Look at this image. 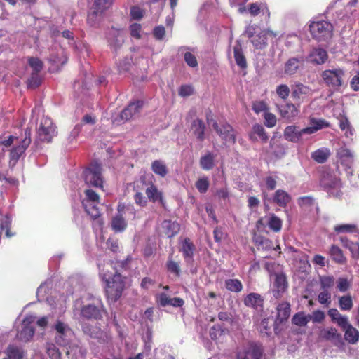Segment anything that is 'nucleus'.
I'll list each match as a JSON object with an SVG mask.
<instances>
[{"instance_id": "nucleus-1", "label": "nucleus", "mask_w": 359, "mask_h": 359, "mask_svg": "<svg viewBox=\"0 0 359 359\" xmlns=\"http://www.w3.org/2000/svg\"><path fill=\"white\" fill-rule=\"evenodd\" d=\"M119 266H123V262L116 263ZM113 262H107L102 268L98 265L100 276L106 283V294L108 301L116 302L121 297L126 288V278L118 273L116 266Z\"/></svg>"}, {"instance_id": "nucleus-2", "label": "nucleus", "mask_w": 359, "mask_h": 359, "mask_svg": "<svg viewBox=\"0 0 359 359\" xmlns=\"http://www.w3.org/2000/svg\"><path fill=\"white\" fill-rule=\"evenodd\" d=\"M56 334L55 337V342L61 346H69L67 355H69L74 351V346H70V342L74 337V332L70 327L61 321H57L55 325Z\"/></svg>"}, {"instance_id": "nucleus-3", "label": "nucleus", "mask_w": 359, "mask_h": 359, "mask_svg": "<svg viewBox=\"0 0 359 359\" xmlns=\"http://www.w3.org/2000/svg\"><path fill=\"white\" fill-rule=\"evenodd\" d=\"M332 25L325 20L313 22L310 25V31L313 38L318 41L330 39L332 36Z\"/></svg>"}, {"instance_id": "nucleus-4", "label": "nucleus", "mask_w": 359, "mask_h": 359, "mask_svg": "<svg viewBox=\"0 0 359 359\" xmlns=\"http://www.w3.org/2000/svg\"><path fill=\"white\" fill-rule=\"evenodd\" d=\"M207 122L215 130L225 144H233L236 142L235 131L229 124L219 126L215 120L209 117H207Z\"/></svg>"}, {"instance_id": "nucleus-5", "label": "nucleus", "mask_w": 359, "mask_h": 359, "mask_svg": "<svg viewBox=\"0 0 359 359\" xmlns=\"http://www.w3.org/2000/svg\"><path fill=\"white\" fill-rule=\"evenodd\" d=\"M320 184L330 195L336 197H339L341 195L339 191V189L341 186V181L331 172L328 171H324L323 172Z\"/></svg>"}, {"instance_id": "nucleus-6", "label": "nucleus", "mask_w": 359, "mask_h": 359, "mask_svg": "<svg viewBox=\"0 0 359 359\" xmlns=\"http://www.w3.org/2000/svg\"><path fill=\"white\" fill-rule=\"evenodd\" d=\"M56 134V126L54 125L53 121L48 117H43L41 121L37 131L38 140L44 142H50Z\"/></svg>"}, {"instance_id": "nucleus-7", "label": "nucleus", "mask_w": 359, "mask_h": 359, "mask_svg": "<svg viewBox=\"0 0 359 359\" xmlns=\"http://www.w3.org/2000/svg\"><path fill=\"white\" fill-rule=\"evenodd\" d=\"M83 178L87 184L96 187H102L101 167L97 162L91 163L83 171Z\"/></svg>"}, {"instance_id": "nucleus-8", "label": "nucleus", "mask_w": 359, "mask_h": 359, "mask_svg": "<svg viewBox=\"0 0 359 359\" xmlns=\"http://www.w3.org/2000/svg\"><path fill=\"white\" fill-rule=\"evenodd\" d=\"M142 105L143 102L139 100L130 103L118 116L112 117L113 123L118 126L125 121L131 119L136 114L140 113Z\"/></svg>"}, {"instance_id": "nucleus-9", "label": "nucleus", "mask_w": 359, "mask_h": 359, "mask_svg": "<svg viewBox=\"0 0 359 359\" xmlns=\"http://www.w3.org/2000/svg\"><path fill=\"white\" fill-rule=\"evenodd\" d=\"M118 212L112 218L111 228L116 232H121L125 230L127 223L123 217V214L134 213V209L131 206H126L124 204H118L117 208Z\"/></svg>"}, {"instance_id": "nucleus-10", "label": "nucleus", "mask_w": 359, "mask_h": 359, "mask_svg": "<svg viewBox=\"0 0 359 359\" xmlns=\"http://www.w3.org/2000/svg\"><path fill=\"white\" fill-rule=\"evenodd\" d=\"M344 72L340 68L325 70L322 77L325 83L333 88H337L342 85Z\"/></svg>"}, {"instance_id": "nucleus-11", "label": "nucleus", "mask_w": 359, "mask_h": 359, "mask_svg": "<svg viewBox=\"0 0 359 359\" xmlns=\"http://www.w3.org/2000/svg\"><path fill=\"white\" fill-rule=\"evenodd\" d=\"M36 316H27L21 323V328L17 333V338L22 341H29L34 334V328L32 324L36 320Z\"/></svg>"}, {"instance_id": "nucleus-12", "label": "nucleus", "mask_w": 359, "mask_h": 359, "mask_svg": "<svg viewBox=\"0 0 359 359\" xmlns=\"http://www.w3.org/2000/svg\"><path fill=\"white\" fill-rule=\"evenodd\" d=\"M31 143V130L27 128L25 131V137L22 140L18 139V145L15 146L10 152V156L12 160L17 161L25 153V150Z\"/></svg>"}, {"instance_id": "nucleus-13", "label": "nucleus", "mask_w": 359, "mask_h": 359, "mask_svg": "<svg viewBox=\"0 0 359 359\" xmlns=\"http://www.w3.org/2000/svg\"><path fill=\"white\" fill-rule=\"evenodd\" d=\"M262 350L260 346L253 343H249L238 349L237 359H260Z\"/></svg>"}, {"instance_id": "nucleus-14", "label": "nucleus", "mask_w": 359, "mask_h": 359, "mask_svg": "<svg viewBox=\"0 0 359 359\" xmlns=\"http://www.w3.org/2000/svg\"><path fill=\"white\" fill-rule=\"evenodd\" d=\"M82 331L90 337L97 339L100 343H107L110 340V337L106 332H104L100 327L91 325L90 323H83Z\"/></svg>"}, {"instance_id": "nucleus-15", "label": "nucleus", "mask_w": 359, "mask_h": 359, "mask_svg": "<svg viewBox=\"0 0 359 359\" xmlns=\"http://www.w3.org/2000/svg\"><path fill=\"white\" fill-rule=\"evenodd\" d=\"M277 36L278 34L271 29H263L251 39V43L255 48L263 49L267 46L269 39L272 40Z\"/></svg>"}, {"instance_id": "nucleus-16", "label": "nucleus", "mask_w": 359, "mask_h": 359, "mask_svg": "<svg viewBox=\"0 0 359 359\" xmlns=\"http://www.w3.org/2000/svg\"><path fill=\"white\" fill-rule=\"evenodd\" d=\"M304 60V57L302 55L289 58L284 65V74L288 76L297 74L298 71L303 69Z\"/></svg>"}, {"instance_id": "nucleus-17", "label": "nucleus", "mask_w": 359, "mask_h": 359, "mask_svg": "<svg viewBox=\"0 0 359 359\" xmlns=\"http://www.w3.org/2000/svg\"><path fill=\"white\" fill-rule=\"evenodd\" d=\"M304 130H306V128L299 129L294 125L288 126L284 130L283 136L285 140L288 142L298 143L302 140L303 135H307Z\"/></svg>"}, {"instance_id": "nucleus-18", "label": "nucleus", "mask_w": 359, "mask_h": 359, "mask_svg": "<svg viewBox=\"0 0 359 359\" xmlns=\"http://www.w3.org/2000/svg\"><path fill=\"white\" fill-rule=\"evenodd\" d=\"M104 312L103 306L101 304L97 305L90 304L81 308V314L86 319H100Z\"/></svg>"}, {"instance_id": "nucleus-19", "label": "nucleus", "mask_w": 359, "mask_h": 359, "mask_svg": "<svg viewBox=\"0 0 359 359\" xmlns=\"http://www.w3.org/2000/svg\"><path fill=\"white\" fill-rule=\"evenodd\" d=\"M312 94L311 88L301 83H295L292 86V96L296 101L302 102Z\"/></svg>"}, {"instance_id": "nucleus-20", "label": "nucleus", "mask_w": 359, "mask_h": 359, "mask_svg": "<svg viewBox=\"0 0 359 359\" xmlns=\"http://www.w3.org/2000/svg\"><path fill=\"white\" fill-rule=\"evenodd\" d=\"M319 336L321 339L331 341L334 345L338 347L344 345L341 334L337 332L336 328L323 329L320 330Z\"/></svg>"}, {"instance_id": "nucleus-21", "label": "nucleus", "mask_w": 359, "mask_h": 359, "mask_svg": "<svg viewBox=\"0 0 359 359\" xmlns=\"http://www.w3.org/2000/svg\"><path fill=\"white\" fill-rule=\"evenodd\" d=\"M273 287V294L274 297L278 299L281 297L287 287V282L285 274L275 273Z\"/></svg>"}, {"instance_id": "nucleus-22", "label": "nucleus", "mask_w": 359, "mask_h": 359, "mask_svg": "<svg viewBox=\"0 0 359 359\" xmlns=\"http://www.w3.org/2000/svg\"><path fill=\"white\" fill-rule=\"evenodd\" d=\"M194 250L195 246L189 238H186L181 241L180 251L182 252L186 263H192Z\"/></svg>"}, {"instance_id": "nucleus-23", "label": "nucleus", "mask_w": 359, "mask_h": 359, "mask_svg": "<svg viewBox=\"0 0 359 359\" xmlns=\"http://www.w3.org/2000/svg\"><path fill=\"white\" fill-rule=\"evenodd\" d=\"M279 112L283 118L287 122H292L297 116L299 110L294 104L287 103L279 107Z\"/></svg>"}, {"instance_id": "nucleus-24", "label": "nucleus", "mask_w": 359, "mask_h": 359, "mask_svg": "<svg viewBox=\"0 0 359 359\" xmlns=\"http://www.w3.org/2000/svg\"><path fill=\"white\" fill-rule=\"evenodd\" d=\"M276 311V323H282L287 320L290 316V304L287 302H282L278 304Z\"/></svg>"}, {"instance_id": "nucleus-25", "label": "nucleus", "mask_w": 359, "mask_h": 359, "mask_svg": "<svg viewBox=\"0 0 359 359\" xmlns=\"http://www.w3.org/2000/svg\"><path fill=\"white\" fill-rule=\"evenodd\" d=\"M337 155L341 163L347 168H351L354 162V154L348 149L341 147L337 150Z\"/></svg>"}, {"instance_id": "nucleus-26", "label": "nucleus", "mask_w": 359, "mask_h": 359, "mask_svg": "<svg viewBox=\"0 0 359 359\" xmlns=\"http://www.w3.org/2000/svg\"><path fill=\"white\" fill-rule=\"evenodd\" d=\"M329 123L323 118H310V126L306 128L304 132L307 133V135H311L323 128L329 127Z\"/></svg>"}, {"instance_id": "nucleus-27", "label": "nucleus", "mask_w": 359, "mask_h": 359, "mask_svg": "<svg viewBox=\"0 0 359 359\" xmlns=\"http://www.w3.org/2000/svg\"><path fill=\"white\" fill-rule=\"evenodd\" d=\"M297 203L299 207L304 211L311 212L315 209L316 212H318V205L312 196H306L300 197L297 200Z\"/></svg>"}, {"instance_id": "nucleus-28", "label": "nucleus", "mask_w": 359, "mask_h": 359, "mask_svg": "<svg viewBox=\"0 0 359 359\" xmlns=\"http://www.w3.org/2000/svg\"><path fill=\"white\" fill-rule=\"evenodd\" d=\"M162 229L163 233L168 237L172 238L177 235L180 230V226L176 222H172L171 220H165L162 222L161 224Z\"/></svg>"}, {"instance_id": "nucleus-29", "label": "nucleus", "mask_w": 359, "mask_h": 359, "mask_svg": "<svg viewBox=\"0 0 359 359\" xmlns=\"http://www.w3.org/2000/svg\"><path fill=\"white\" fill-rule=\"evenodd\" d=\"M309 57L311 62L321 65L327 60V53L323 48H314L310 53Z\"/></svg>"}, {"instance_id": "nucleus-30", "label": "nucleus", "mask_w": 359, "mask_h": 359, "mask_svg": "<svg viewBox=\"0 0 359 359\" xmlns=\"http://www.w3.org/2000/svg\"><path fill=\"white\" fill-rule=\"evenodd\" d=\"M217 155L210 151H207L199 161L201 168L204 170H210L215 166V160Z\"/></svg>"}, {"instance_id": "nucleus-31", "label": "nucleus", "mask_w": 359, "mask_h": 359, "mask_svg": "<svg viewBox=\"0 0 359 359\" xmlns=\"http://www.w3.org/2000/svg\"><path fill=\"white\" fill-rule=\"evenodd\" d=\"M190 48L187 46H182L179 48L178 53L184 55V60L187 65L192 68L198 67L197 59L190 50Z\"/></svg>"}, {"instance_id": "nucleus-32", "label": "nucleus", "mask_w": 359, "mask_h": 359, "mask_svg": "<svg viewBox=\"0 0 359 359\" xmlns=\"http://www.w3.org/2000/svg\"><path fill=\"white\" fill-rule=\"evenodd\" d=\"M250 138L252 141H257L259 138L263 142H266L269 137L264 127L260 124H255L252 128Z\"/></svg>"}, {"instance_id": "nucleus-33", "label": "nucleus", "mask_w": 359, "mask_h": 359, "mask_svg": "<svg viewBox=\"0 0 359 359\" xmlns=\"http://www.w3.org/2000/svg\"><path fill=\"white\" fill-rule=\"evenodd\" d=\"M233 55L236 62L238 67L243 69L247 67L245 57L243 55L241 43L237 41L233 47Z\"/></svg>"}, {"instance_id": "nucleus-34", "label": "nucleus", "mask_w": 359, "mask_h": 359, "mask_svg": "<svg viewBox=\"0 0 359 359\" xmlns=\"http://www.w3.org/2000/svg\"><path fill=\"white\" fill-rule=\"evenodd\" d=\"M263 299L260 294L255 292L250 293L245 299L244 304L247 306L258 308L262 306Z\"/></svg>"}, {"instance_id": "nucleus-35", "label": "nucleus", "mask_w": 359, "mask_h": 359, "mask_svg": "<svg viewBox=\"0 0 359 359\" xmlns=\"http://www.w3.org/2000/svg\"><path fill=\"white\" fill-rule=\"evenodd\" d=\"M122 31L117 29H112L109 34V42L111 48L115 50L121 47L123 42V36H121Z\"/></svg>"}, {"instance_id": "nucleus-36", "label": "nucleus", "mask_w": 359, "mask_h": 359, "mask_svg": "<svg viewBox=\"0 0 359 359\" xmlns=\"http://www.w3.org/2000/svg\"><path fill=\"white\" fill-rule=\"evenodd\" d=\"M343 331L344 332V339L349 344H354L358 341L359 332L356 328L353 327L351 325L348 326Z\"/></svg>"}, {"instance_id": "nucleus-37", "label": "nucleus", "mask_w": 359, "mask_h": 359, "mask_svg": "<svg viewBox=\"0 0 359 359\" xmlns=\"http://www.w3.org/2000/svg\"><path fill=\"white\" fill-rule=\"evenodd\" d=\"M205 124L201 119H196L191 124V130L196 138L201 141L204 140Z\"/></svg>"}, {"instance_id": "nucleus-38", "label": "nucleus", "mask_w": 359, "mask_h": 359, "mask_svg": "<svg viewBox=\"0 0 359 359\" xmlns=\"http://www.w3.org/2000/svg\"><path fill=\"white\" fill-rule=\"evenodd\" d=\"M330 156V151L327 148H320L312 153V158L318 163H323L327 161Z\"/></svg>"}, {"instance_id": "nucleus-39", "label": "nucleus", "mask_w": 359, "mask_h": 359, "mask_svg": "<svg viewBox=\"0 0 359 359\" xmlns=\"http://www.w3.org/2000/svg\"><path fill=\"white\" fill-rule=\"evenodd\" d=\"M330 255L332 259L337 263L343 264L346 262V257H344L342 250L337 245H332L329 251Z\"/></svg>"}, {"instance_id": "nucleus-40", "label": "nucleus", "mask_w": 359, "mask_h": 359, "mask_svg": "<svg viewBox=\"0 0 359 359\" xmlns=\"http://www.w3.org/2000/svg\"><path fill=\"white\" fill-rule=\"evenodd\" d=\"M151 170L157 175L164 177L167 175L168 170L165 163L161 160H155L151 166Z\"/></svg>"}, {"instance_id": "nucleus-41", "label": "nucleus", "mask_w": 359, "mask_h": 359, "mask_svg": "<svg viewBox=\"0 0 359 359\" xmlns=\"http://www.w3.org/2000/svg\"><path fill=\"white\" fill-rule=\"evenodd\" d=\"M103 12H99L97 10L92 9V11L88 15L87 23L93 27H97L102 21Z\"/></svg>"}, {"instance_id": "nucleus-42", "label": "nucleus", "mask_w": 359, "mask_h": 359, "mask_svg": "<svg viewBox=\"0 0 359 359\" xmlns=\"http://www.w3.org/2000/svg\"><path fill=\"white\" fill-rule=\"evenodd\" d=\"M274 201L280 207H285L290 201L289 194L283 190L278 189L276 191Z\"/></svg>"}, {"instance_id": "nucleus-43", "label": "nucleus", "mask_w": 359, "mask_h": 359, "mask_svg": "<svg viewBox=\"0 0 359 359\" xmlns=\"http://www.w3.org/2000/svg\"><path fill=\"white\" fill-rule=\"evenodd\" d=\"M146 195L148 197V198L153 202H156L157 201H162L161 193L154 184H151L146 189Z\"/></svg>"}, {"instance_id": "nucleus-44", "label": "nucleus", "mask_w": 359, "mask_h": 359, "mask_svg": "<svg viewBox=\"0 0 359 359\" xmlns=\"http://www.w3.org/2000/svg\"><path fill=\"white\" fill-rule=\"evenodd\" d=\"M226 288L233 292H239L243 289L241 282L238 279H227L225 280Z\"/></svg>"}, {"instance_id": "nucleus-45", "label": "nucleus", "mask_w": 359, "mask_h": 359, "mask_svg": "<svg viewBox=\"0 0 359 359\" xmlns=\"http://www.w3.org/2000/svg\"><path fill=\"white\" fill-rule=\"evenodd\" d=\"M311 320V316H306L302 312H299L296 313L292 318V322L293 324L297 326H305Z\"/></svg>"}, {"instance_id": "nucleus-46", "label": "nucleus", "mask_w": 359, "mask_h": 359, "mask_svg": "<svg viewBox=\"0 0 359 359\" xmlns=\"http://www.w3.org/2000/svg\"><path fill=\"white\" fill-rule=\"evenodd\" d=\"M112 1L113 0H94L91 9H95L99 12L104 13L110 8L112 4Z\"/></svg>"}, {"instance_id": "nucleus-47", "label": "nucleus", "mask_w": 359, "mask_h": 359, "mask_svg": "<svg viewBox=\"0 0 359 359\" xmlns=\"http://www.w3.org/2000/svg\"><path fill=\"white\" fill-rule=\"evenodd\" d=\"M267 224L270 229L275 232L280 231L282 228V220L275 215L269 217Z\"/></svg>"}, {"instance_id": "nucleus-48", "label": "nucleus", "mask_w": 359, "mask_h": 359, "mask_svg": "<svg viewBox=\"0 0 359 359\" xmlns=\"http://www.w3.org/2000/svg\"><path fill=\"white\" fill-rule=\"evenodd\" d=\"M334 231L338 233H353L358 231L357 226L351 224H339L334 226Z\"/></svg>"}, {"instance_id": "nucleus-49", "label": "nucleus", "mask_w": 359, "mask_h": 359, "mask_svg": "<svg viewBox=\"0 0 359 359\" xmlns=\"http://www.w3.org/2000/svg\"><path fill=\"white\" fill-rule=\"evenodd\" d=\"M339 304L342 311H350L353 306V300L350 295L341 297L339 299Z\"/></svg>"}, {"instance_id": "nucleus-50", "label": "nucleus", "mask_w": 359, "mask_h": 359, "mask_svg": "<svg viewBox=\"0 0 359 359\" xmlns=\"http://www.w3.org/2000/svg\"><path fill=\"white\" fill-rule=\"evenodd\" d=\"M8 359H22L23 351L15 346H9L6 351Z\"/></svg>"}, {"instance_id": "nucleus-51", "label": "nucleus", "mask_w": 359, "mask_h": 359, "mask_svg": "<svg viewBox=\"0 0 359 359\" xmlns=\"http://www.w3.org/2000/svg\"><path fill=\"white\" fill-rule=\"evenodd\" d=\"M341 241L344 243V245L351 251L353 257H357L359 255L358 243H353L346 238H341Z\"/></svg>"}, {"instance_id": "nucleus-52", "label": "nucleus", "mask_w": 359, "mask_h": 359, "mask_svg": "<svg viewBox=\"0 0 359 359\" xmlns=\"http://www.w3.org/2000/svg\"><path fill=\"white\" fill-rule=\"evenodd\" d=\"M67 57L64 53V50L62 49H60L57 53V55L51 54L50 57V61L53 63L58 65H64L67 62Z\"/></svg>"}, {"instance_id": "nucleus-53", "label": "nucleus", "mask_w": 359, "mask_h": 359, "mask_svg": "<svg viewBox=\"0 0 359 359\" xmlns=\"http://www.w3.org/2000/svg\"><path fill=\"white\" fill-rule=\"evenodd\" d=\"M10 224H11V219L8 215H5V216L0 215V229H1L0 233H1L2 231H5L6 236L10 237L11 236V235L9 234Z\"/></svg>"}, {"instance_id": "nucleus-54", "label": "nucleus", "mask_w": 359, "mask_h": 359, "mask_svg": "<svg viewBox=\"0 0 359 359\" xmlns=\"http://www.w3.org/2000/svg\"><path fill=\"white\" fill-rule=\"evenodd\" d=\"M46 352L51 359H60L61 353L53 344H46Z\"/></svg>"}, {"instance_id": "nucleus-55", "label": "nucleus", "mask_w": 359, "mask_h": 359, "mask_svg": "<svg viewBox=\"0 0 359 359\" xmlns=\"http://www.w3.org/2000/svg\"><path fill=\"white\" fill-rule=\"evenodd\" d=\"M83 205L86 210V212L93 218L96 219L100 217V211L96 205L93 204H87L85 201L83 202Z\"/></svg>"}, {"instance_id": "nucleus-56", "label": "nucleus", "mask_w": 359, "mask_h": 359, "mask_svg": "<svg viewBox=\"0 0 359 359\" xmlns=\"http://www.w3.org/2000/svg\"><path fill=\"white\" fill-rule=\"evenodd\" d=\"M276 93L279 97L285 100L290 94V88L286 84H280L276 87Z\"/></svg>"}, {"instance_id": "nucleus-57", "label": "nucleus", "mask_w": 359, "mask_h": 359, "mask_svg": "<svg viewBox=\"0 0 359 359\" xmlns=\"http://www.w3.org/2000/svg\"><path fill=\"white\" fill-rule=\"evenodd\" d=\"M209 181L207 177L200 178L196 182V187L200 193H205L209 187Z\"/></svg>"}, {"instance_id": "nucleus-58", "label": "nucleus", "mask_w": 359, "mask_h": 359, "mask_svg": "<svg viewBox=\"0 0 359 359\" xmlns=\"http://www.w3.org/2000/svg\"><path fill=\"white\" fill-rule=\"evenodd\" d=\"M339 127L341 130L345 132L346 137L353 135V132L351 128V125L346 118H341L339 121Z\"/></svg>"}, {"instance_id": "nucleus-59", "label": "nucleus", "mask_w": 359, "mask_h": 359, "mask_svg": "<svg viewBox=\"0 0 359 359\" xmlns=\"http://www.w3.org/2000/svg\"><path fill=\"white\" fill-rule=\"evenodd\" d=\"M29 66L32 68L33 72L39 73L43 68V62L36 57H29L28 60Z\"/></svg>"}, {"instance_id": "nucleus-60", "label": "nucleus", "mask_w": 359, "mask_h": 359, "mask_svg": "<svg viewBox=\"0 0 359 359\" xmlns=\"http://www.w3.org/2000/svg\"><path fill=\"white\" fill-rule=\"evenodd\" d=\"M320 283L321 288L327 290L334 285V278L331 276H322L320 278Z\"/></svg>"}, {"instance_id": "nucleus-61", "label": "nucleus", "mask_w": 359, "mask_h": 359, "mask_svg": "<svg viewBox=\"0 0 359 359\" xmlns=\"http://www.w3.org/2000/svg\"><path fill=\"white\" fill-rule=\"evenodd\" d=\"M264 124L269 128H272L276 124V117L271 112H266L264 115Z\"/></svg>"}, {"instance_id": "nucleus-62", "label": "nucleus", "mask_w": 359, "mask_h": 359, "mask_svg": "<svg viewBox=\"0 0 359 359\" xmlns=\"http://www.w3.org/2000/svg\"><path fill=\"white\" fill-rule=\"evenodd\" d=\"M41 83V79L36 72H32L31 77L28 79L27 85L29 88H35Z\"/></svg>"}, {"instance_id": "nucleus-63", "label": "nucleus", "mask_w": 359, "mask_h": 359, "mask_svg": "<svg viewBox=\"0 0 359 359\" xmlns=\"http://www.w3.org/2000/svg\"><path fill=\"white\" fill-rule=\"evenodd\" d=\"M167 269L168 270L175 274L176 276H179L180 273V268L179 266V264L170 258H169L168 262H167Z\"/></svg>"}, {"instance_id": "nucleus-64", "label": "nucleus", "mask_w": 359, "mask_h": 359, "mask_svg": "<svg viewBox=\"0 0 359 359\" xmlns=\"http://www.w3.org/2000/svg\"><path fill=\"white\" fill-rule=\"evenodd\" d=\"M318 299L320 304L329 305L331 303V294L327 290H324L318 294Z\"/></svg>"}]
</instances>
